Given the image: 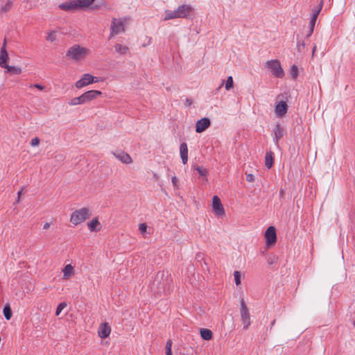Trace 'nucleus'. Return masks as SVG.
<instances>
[{
    "label": "nucleus",
    "mask_w": 355,
    "mask_h": 355,
    "mask_svg": "<svg viewBox=\"0 0 355 355\" xmlns=\"http://www.w3.org/2000/svg\"><path fill=\"white\" fill-rule=\"evenodd\" d=\"M173 280L168 271H159L149 285L151 292L156 296L168 293L172 288Z\"/></svg>",
    "instance_id": "nucleus-1"
},
{
    "label": "nucleus",
    "mask_w": 355,
    "mask_h": 355,
    "mask_svg": "<svg viewBox=\"0 0 355 355\" xmlns=\"http://www.w3.org/2000/svg\"><path fill=\"white\" fill-rule=\"evenodd\" d=\"M89 50L80 46L79 44H74L71 46L66 53V58L72 60L75 62L80 61L87 56Z\"/></svg>",
    "instance_id": "nucleus-2"
},
{
    "label": "nucleus",
    "mask_w": 355,
    "mask_h": 355,
    "mask_svg": "<svg viewBox=\"0 0 355 355\" xmlns=\"http://www.w3.org/2000/svg\"><path fill=\"white\" fill-rule=\"evenodd\" d=\"M91 216L90 211L88 208L83 207L80 209L74 211L70 217V222L74 225H77L86 219L89 218Z\"/></svg>",
    "instance_id": "nucleus-3"
},
{
    "label": "nucleus",
    "mask_w": 355,
    "mask_h": 355,
    "mask_svg": "<svg viewBox=\"0 0 355 355\" xmlns=\"http://www.w3.org/2000/svg\"><path fill=\"white\" fill-rule=\"evenodd\" d=\"M266 67L270 70L272 75L278 78H282L284 76V70L278 60H271L266 63Z\"/></svg>",
    "instance_id": "nucleus-4"
},
{
    "label": "nucleus",
    "mask_w": 355,
    "mask_h": 355,
    "mask_svg": "<svg viewBox=\"0 0 355 355\" xmlns=\"http://www.w3.org/2000/svg\"><path fill=\"white\" fill-rule=\"evenodd\" d=\"M241 318L243 329H247L251 324L250 315L244 299L241 300Z\"/></svg>",
    "instance_id": "nucleus-5"
},
{
    "label": "nucleus",
    "mask_w": 355,
    "mask_h": 355,
    "mask_svg": "<svg viewBox=\"0 0 355 355\" xmlns=\"http://www.w3.org/2000/svg\"><path fill=\"white\" fill-rule=\"evenodd\" d=\"M110 34L109 36V39L112 38L116 35H118L120 33H123L125 31L124 24L121 20H118L116 18H113L110 27Z\"/></svg>",
    "instance_id": "nucleus-6"
},
{
    "label": "nucleus",
    "mask_w": 355,
    "mask_h": 355,
    "mask_svg": "<svg viewBox=\"0 0 355 355\" xmlns=\"http://www.w3.org/2000/svg\"><path fill=\"white\" fill-rule=\"evenodd\" d=\"M98 81V78L92 76L89 73H85L82 78L76 83V87L80 89L85 86H87L92 83H97Z\"/></svg>",
    "instance_id": "nucleus-7"
},
{
    "label": "nucleus",
    "mask_w": 355,
    "mask_h": 355,
    "mask_svg": "<svg viewBox=\"0 0 355 355\" xmlns=\"http://www.w3.org/2000/svg\"><path fill=\"white\" fill-rule=\"evenodd\" d=\"M212 207L214 214L218 216L225 215L223 206L221 203L220 199L217 196H214L212 198Z\"/></svg>",
    "instance_id": "nucleus-8"
},
{
    "label": "nucleus",
    "mask_w": 355,
    "mask_h": 355,
    "mask_svg": "<svg viewBox=\"0 0 355 355\" xmlns=\"http://www.w3.org/2000/svg\"><path fill=\"white\" fill-rule=\"evenodd\" d=\"M265 238L266 240V245L268 246L274 244L277 241V234L275 227L270 226L265 232Z\"/></svg>",
    "instance_id": "nucleus-9"
},
{
    "label": "nucleus",
    "mask_w": 355,
    "mask_h": 355,
    "mask_svg": "<svg viewBox=\"0 0 355 355\" xmlns=\"http://www.w3.org/2000/svg\"><path fill=\"white\" fill-rule=\"evenodd\" d=\"M211 125V121L209 118L205 117L198 120L196 123V131L198 133L202 132L207 129Z\"/></svg>",
    "instance_id": "nucleus-10"
},
{
    "label": "nucleus",
    "mask_w": 355,
    "mask_h": 355,
    "mask_svg": "<svg viewBox=\"0 0 355 355\" xmlns=\"http://www.w3.org/2000/svg\"><path fill=\"white\" fill-rule=\"evenodd\" d=\"M193 8L189 5H182L178 7L176 12L179 18H187L189 16Z\"/></svg>",
    "instance_id": "nucleus-11"
},
{
    "label": "nucleus",
    "mask_w": 355,
    "mask_h": 355,
    "mask_svg": "<svg viewBox=\"0 0 355 355\" xmlns=\"http://www.w3.org/2000/svg\"><path fill=\"white\" fill-rule=\"evenodd\" d=\"M101 92L98 90H89L85 92L82 94L84 104L96 98L98 96L101 95Z\"/></svg>",
    "instance_id": "nucleus-12"
},
{
    "label": "nucleus",
    "mask_w": 355,
    "mask_h": 355,
    "mask_svg": "<svg viewBox=\"0 0 355 355\" xmlns=\"http://www.w3.org/2000/svg\"><path fill=\"white\" fill-rule=\"evenodd\" d=\"M284 128L279 124H277L273 130V141L277 147H279V140L284 137Z\"/></svg>",
    "instance_id": "nucleus-13"
},
{
    "label": "nucleus",
    "mask_w": 355,
    "mask_h": 355,
    "mask_svg": "<svg viewBox=\"0 0 355 355\" xmlns=\"http://www.w3.org/2000/svg\"><path fill=\"white\" fill-rule=\"evenodd\" d=\"M111 332V327L107 322L101 324L98 328V334L100 338L105 339L109 336Z\"/></svg>",
    "instance_id": "nucleus-14"
},
{
    "label": "nucleus",
    "mask_w": 355,
    "mask_h": 355,
    "mask_svg": "<svg viewBox=\"0 0 355 355\" xmlns=\"http://www.w3.org/2000/svg\"><path fill=\"white\" fill-rule=\"evenodd\" d=\"M288 110V105L285 101L279 102L275 106V113L278 117L284 116Z\"/></svg>",
    "instance_id": "nucleus-15"
},
{
    "label": "nucleus",
    "mask_w": 355,
    "mask_h": 355,
    "mask_svg": "<svg viewBox=\"0 0 355 355\" xmlns=\"http://www.w3.org/2000/svg\"><path fill=\"white\" fill-rule=\"evenodd\" d=\"M113 155L124 164H130L132 162L131 157L123 151H118L113 153Z\"/></svg>",
    "instance_id": "nucleus-16"
},
{
    "label": "nucleus",
    "mask_w": 355,
    "mask_h": 355,
    "mask_svg": "<svg viewBox=\"0 0 355 355\" xmlns=\"http://www.w3.org/2000/svg\"><path fill=\"white\" fill-rule=\"evenodd\" d=\"M180 157L184 164L188 161V147L185 142H182L180 146Z\"/></svg>",
    "instance_id": "nucleus-17"
},
{
    "label": "nucleus",
    "mask_w": 355,
    "mask_h": 355,
    "mask_svg": "<svg viewBox=\"0 0 355 355\" xmlns=\"http://www.w3.org/2000/svg\"><path fill=\"white\" fill-rule=\"evenodd\" d=\"M61 10H65V11H71L73 10L77 9V4L76 3L75 0L64 2L63 3H61L58 6Z\"/></svg>",
    "instance_id": "nucleus-18"
},
{
    "label": "nucleus",
    "mask_w": 355,
    "mask_h": 355,
    "mask_svg": "<svg viewBox=\"0 0 355 355\" xmlns=\"http://www.w3.org/2000/svg\"><path fill=\"white\" fill-rule=\"evenodd\" d=\"M9 59L8 53L6 49L1 48L0 51V67L4 68L8 65L7 62Z\"/></svg>",
    "instance_id": "nucleus-19"
},
{
    "label": "nucleus",
    "mask_w": 355,
    "mask_h": 355,
    "mask_svg": "<svg viewBox=\"0 0 355 355\" xmlns=\"http://www.w3.org/2000/svg\"><path fill=\"white\" fill-rule=\"evenodd\" d=\"M87 225L91 232H98L101 229V225L98 218H93L89 223H88Z\"/></svg>",
    "instance_id": "nucleus-20"
},
{
    "label": "nucleus",
    "mask_w": 355,
    "mask_h": 355,
    "mask_svg": "<svg viewBox=\"0 0 355 355\" xmlns=\"http://www.w3.org/2000/svg\"><path fill=\"white\" fill-rule=\"evenodd\" d=\"M114 47L115 51L120 55H126L129 53V48L126 45L117 43Z\"/></svg>",
    "instance_id": "nucleus-21"
},
{
    "label": "nucleus",
    "mask_w": 355,
    "mask_h": 355,
    "mask_svg": "<svg viewBox=\"0 0 355 355\" xmlns=\"http://www.w3.org/2000/svg\"><path fill=\"white\" fill-rule=\"evenodd\" d=\"M63 272V279H67L73 275V268L71 264H67L64 266V268L62 270Z\"/></svg>",
    "instance_id": "nucleus-22"
},
{
    "label": "nucleus",
    "mask_w": 355,
    "mask_h": 355,
    "mask_svg": "<svg viewBox=\"0 0 355 355\" xmlns=\"http://www.w3.org/2000/svg\"><path fill=\"white\" fill-rule=\"evenodd\" d=\"M13 4L14 0H7L6 3L1 6L0 8V13L4 14L9 12L12 9Z\"/></svg>",
    "instance_id": "nucleus-23"
},
{
    "label": "nucleus",
    "mask_w": 355,
    "mask_h": 355,
    "mask_svg": "<svg viewBox=\"0 0 355 355\" xmlns=\"http://www.w3.org/2000/svg\"><path fill=\"white\" fill-rule=\"evenodd\" d=\"M4 69L13 75H20L22 73V69L19 67L10 66L8 64Z\"/></svg>",
    "instance_id": "nucleus-24"
},
{
    "label": "nucleus",
    "mask_w": 355,
    "mask_h": 355,
    "mask_svg": "<svg viewBox=\"0 0 355 355\" xmlns=\"http://www.w3.org/2000/svg\"><path fill=\"white\" fill-rule=\"evenodd\" d=\"M273 164V153L270 151L267 152L265 157V166L269 169L272 166Z\"/></svg>",
    "instance_id": "nucleus-25"
},
{
    "label": "nucleus",
    "mask_w": 355,
    "mask_h": 355,
    "mask_svg": "<svg viewBox=\"0 0 355 355\" xmlns=\"http://www.w3.org/2000/svg\"><path fill=\"white\" fill-rule=\"evenodd\" d=\"M200 333L202 338L205 340H209L212 338V331L208 329H200Z\"/></svg>",
    "instance_id": "nucleus-26"
},
{
    "label": "nucleus",
    "mask_w": 355,
    "mask_h": 355,
    "mask_svg": "<svg viewBox=\"0 0 355 355\" xmlns=\"http://www.w3.org/2000/svg\"><path fill=\"white\" fill-rule=\"evenodd\" d=\"M176 18H179L178 17L176 10H166L165 11V15H164V19L165 21L172 19H176Z\"/></svg>",
    "instance_id": "nucleus-27"
},
{
    "label": "nucleus",
    "mask_w": 355,
    "mask_h": 355,
    "mask_svg": "<svg viewBox=\"0 0 355 355\" xmlns=\"http://www.w3.org/2000/svg\"><path fill=\"white\" fill-rule=\"evenodd\" d=\"M94 0H75L77 8H85L92 4Z\"/></svg>",
    "instance_id": "nucleus-28"
},
{
    "label": "nucleus",
    "mask_w": 355,
    "mask_h": 355,
    "mask_svg": "<svg viewBox=\"0 0 355 355\" xmlns=\"http://www.w3.org/2000/svg\"><path fill=\"white\" fill-rule=\"evenodd\" d=\"M193 169L197 171L199 175L202 177H207L209 174L208 171L200 166H193Z\"/></svg>",
    "instance_id": "nucleus-29"
},
{
    "label": "nucleus",
    "mask_w": 355,
    "mask_h": 355,
    "mask_svg": "<svg viewBox=\"0 0 355 355\" xmlns=\"http://www.w3.org/2000/svg\"><path fill=\"white\" fill-rule=\"evenodd\" d=\"M69 104L70 105H77L84 104V102H83V100L82 98V95L78 97H75V98H72L69 101Z\"/></svg>",
    "instance_id": "nucleus-30"
},
{
    "label": "nucleus",
    "mask_w": 355,
    "mask_h": 355,
    "mask_svg": "<svg viewBox=\"0 0 355 355\" xmlns=\"http://www.w3.org/2000/svg\"><path fill=\"white\" fill-rule=\"evenodd\" d=\"M3 315L6 320H10L12 317V311L9 306H6L3 310Z\"/></svg>",
    "instance_id": "nucleus-31"
},
{
    "label": "nucleus",
    "mask_w": 355,
    "mask_h": 355,
    "mask_svg": "<svg viewBox=\"0 0 355 355\" xmlns=\"http://www.w3.org/2000/svg\"><path fill=\"white\" fill-rule=\"evenodd\" d=\"M234 87V81L233 78L232 76H228L226 82H225V89L229 91Z\"/></svg>",
    "instance_id": "nucleus-32"
},
{
    "label": "nucleus",
    "mask_w": 355,
    "mask_h": 355,
    "mask_svg": "<svg viewBox=\"0 0 355 355\" xmlns=\"http://www.w3.org/2000/svg\"><path fill=\"white\" fill-rule=\"evenodd\" d=\"M323 4H324V0H320L318 6L312 10V13L316 14V15L318 16V15L320 14L321 10L322 8Z\"/></svg>",
    "instance_id": "nucleus-33"
},
{
    "label": "nucleus",
    "mask_w": 355,
    "mask_h": 355,
    "mask_svg": "<svg viewBox=\"0 0 355 355\" xmlns=\"http://www.w3.org/2000/svg\"><path fill=\"white\" fill-rule=\"evenodd\" d=\"M172 341L168 340L166 343V355H173L172 354Z\"/></svg>",
    "instance_id": "nucleus-34"
},
{
    "label": "nucleus",
    "mask_w": 355,
    "mask_h": 355,
    "mask_svg": "<svg viewBox=\"0 0 355 355\" xmlns=\"http://www.w3.org/2000/svg\"><path fill=\"white\" fill-rule=\"evenodd\" d=\"M291 76L293 79L297 78L298 76V68L296 65H293L291 69Z\"/></svg>",
    "instance_id": "nucleus-35"
},
{
    "label": "nucleus",
    "mask_w": 355,
    "mask_h": 355,
    "mask_svg": "<svg viewBox=\"0 0 355 355\" xmlns=\"http://www.w3.org/2000/svg\"><path fill=\"white\" fill-rule=\"evenodd\" d=\"M317 18H318V15H316V14H313V13L311 14L309 26H311L312 31L314 30Z\"/></svg>",
    "instance_id": "nucleus-36"
},
{
    "label": "nucleus",
    "mask_w": 355,
    "mask_h": 355,
    "mask_svg": "<svg viewBox=\"0 0 355 355\" xmlns=\"http://www.w3.org/2000/svg\"><path fill=\"white\" fill-rule=\"evenodd\" d=\"M306 43L304 41H298L297 44V49L300 53H303L305 50Z\"/></svg>",
    "instance_id": "nucleus-37"
},
{
    "label": "nucleus",
    "mask_w": 355,
    "mask_h": 355,
    "mask_svg": "<svg viewBox=\"0 0 355 355\" xmlns=\"http://www.w3.org/2000/svg\"><path fill=\"white\" fill-rule=\"evenodd\" d=\"M66 302H61L58 304L56 309L55 315L58 316L60 315L61 311L67 306Z\"/></svg>",
    "instance_id": "nucleus-38"
},
{
    "label": "nucleus",
    "mask_w": 355,
    "mask_h": 355,
    "mask_svg": "<svg viewBox=\"0 0 355 355\" xmlns=\"http://www.w3.org/2000/svg\"><path fill=\"white\" fill-rule=\"evenodd\" d=\"M234 281L236 286H239L241 284V273L239 271L234 272Z\"/></svg>",
    "instance_id": "nucleus-39"
},
{
    "label": "nucleus",
    "mask_w": 355,
    "mask_h": 355,
    "mask_svg": "<svg viewBox=\"0 0 355 355\" xmlns=\"http://www.w3.org/2000/svg\"><path fill=\"white\" fill-rule=\"evenodd\" d=\"M56 40V34L55 32L52 31L49 33L46 37V40L50 42H54Z\"/></svg>",
    "instance_id": "nucleus-40"
},
{
    "label": "nucleus",
    "mask_w": 355,
    "mask_h": 355,
    "mask_svg": "<svg viewBox=\"0 0 355 355\" xmlns=\"http://www.w3.org/2000/svg\"><path fill=\"white\" fill-rule=\"evenodd\" d=\"M139 230L141 232V233L144 234L146 232L147 230V225L146 223H141L139 225Z\"/></svg>",
    "instance_id": "nucleus-41"
},
{
    "label": "nucleus",
    "mask_w": 355,
    "mask_h": 355,
    "mask_svg": "<svg viewBox=\"0 0 355 355\" xmlns=\"http://www.w3.org/2000/svg\"><path fill=\"white\" fill-rule=\"evenodd\" d=\"M40 144V139L37 137L33 138L31 141V145L32 146H37Z\"/></svg>",
    "instance_id": "nucleus-42"
},
{
    "label": "nucleus",
    "mask_w": 355,
    "mask_h": 355,
    "mask_svg": "<svg viewBox=\"0 0 355 355\" xmlns=\"http://www.w3.org/2000/svg\"><path fill=\"white\" fill-rule=\"evenodd\" d=\"M24 189H25V188H24V187H22V188L21 189V190L18 191V193H17V200H16V201H15V203H19V202L21 196V194L23 193V192H24Z\"/></svg>",
    "instance_id": "nucleus-43"
},
{
    "label": "nucleus",
    "mask_w": 355,
    "mask_h": 355,
    "mask_svg": "<svg viewBox=\"0 0 355 355\" xmlns=\"http://www.w3.org/2000/svg\"><path fill=\"white\" fill-rule=\"evenodd\" d=\"M246 180L249 182H252L254 181V176L252 174H247L246 175Z\"/></svg>",
    "instance_id": "nucleus-44"
},
{
    "label": "nucleus",
    "mask_w": 355,
    "mask_h": 355,
    "mask_svg": "<svg viewBox=\"0 0 355 355\" xmlns=\"http://www.w3.org/2000/svg\"><path fill=\"white\" fill-rule=\"evenodd\" d=\"M30 87H35V88L39 89L40 90H43L44 89V87L40 84L31 85Z\"/></svg>",
    "instance_id": "nucleus-45"
},
{
    "label": "nucleus",
    "mask_w": 355,
    "mask_h": 355,
    "mask_svg": "<svg viewBox=\"0 0 355 355\" xmlns=\"http://www.w3.org/2000/svg\"><path fill=\"white\" fill-rule=\"evenodd\" d=\"M172 184L175 188H178V178L175 176L171 178Z\"/></svg>",
    "instance_id": "nucleus-46"
},
{
    "label": "nucleus",
    "mask_w": 355,
    "mask_h": 355,
    "mask_svg": "<svg viewBox=\"0 0 355 355\" xmlns=\"http://www.w3.org/2000/svg\"><path fill=\"white\" fill-rule=\"evenodd\" d=\"M313 31H312L311 26H309V33L306 34V37L309 38V37H311V35L313 34Z\"/></svg>",
    "instance_id": "nucleus-47"
},
{
    "label": "nucleus",
    "mask_w": 355,
    "mask_h": 355,
    "mask_svg": "<svg viewBox=\"0 0 355 355\" xmlns=\"http://www.w3.org/2000/svg\"><path fill=\"white\" fill-rule=\"evenodd\" d=\"M186 103L188 106H190L193 103V101L191 98H187L186 99Z\"/></svg>",
    "instance_id": "nucleus-48"
},
{
    "label": "nucleus",
    "mask_w": 355,
    "mask_h": 355,
    "mask_svg": "<svg viewBox=\"0 0 355 355\" xmlns=\"http://www.w3.org/2000/svg\"><path fill=\"white\" fill-rule=\"evenodd\" d=\"M50 225H50V223H45L44 224L43 229H44V230H47V229H49V228Z\"/></svg>",
    "instance_id": "nucleus-49"
},
{
    "label": "nucleus",
    "mask_w": 355,
    "mask_h": 355,
    "mask_svg": "<svg viewBox=\"0 0 355 355\" xmlns=\"http://www.w3.org/2000/svg\"><path fill=\"white\" fill-rule=\"evenodd\" d=\"M6 44H7V41H6V39L5 38L4 40H3V42L1 48H4V49H6Z\"/></svg>",
    "instance_id": "nucleus-50"
},
{
    "label": "nucleus",
    "mask_w": 355,
    "mask_h": 355,
    "mask_svg": "<svg viewBox=\"0 0 355 355\" xmlns=\"http://www.w3.org/2000/svg\"><path fill=\"white\" fill-rule=\"evenodd\" d=\"M315 51H316V46H314L313 48L312 57L314 56Z\"/></svg>",
    "instance_id": "nucleus-51"
},
{
    "label": "nucleus",
    "mask_w": 355,
    "mask_h": 355,
    "mask_svg": "<svg viewBox=\"0 0 355 355\" xmlns=\"http://www.w3.org/2000/svg\"><path fill=\"white\" fill-rule=\"evenodd\" d=\"M275 321H276V320H274L271 322V326H273V325L275 324Z\"/></svg>",
    "instance_id": "nucleus-52"
},
{
    "label": "nucleus",
    "mask_w": 355,
    "mask_h": 355,
    "mask_svg": "<svg viewBox=\"0 0 355 355\" xmlns=\"http://www.w3.org/2000/svg\"><path fill=\"white\" fill-rule=\"evenodd\" d=\"M223 83H224V80L223 81V83H221V85L219 86L218 87V89H220L222 87V86L223 85Z\"/></svg>",
    "instance_id": "nucleus-53"
},
{
    "label": "nucleus",
    "mask_w": 355,
    "mask_h": 355,
    "mask_svg": "<svg viewBox=\"0 0 355 355\" xmlns=\"http://www.w3.org/2000/svg\"><path fill=\"white\" fill-rule=\"evenodd\" d=\"M150 41H151V38H148V44L150 43Z\"/></svg>",
    "instance_id": "nucleus-54"
},
{
    "label": "nucleus",
    "mask_w": 355,
    "mask_h": 355,
    "mask_svg": "<svg viewBox=\"0 0 355 355\" xmlns=\"http://www.w3.org/2000/svg\"><path fill=\"white\" fill-rule=\"evenodd\" d=\"M353 324L355 326V320L354 321Z\"/></svg>",
    "instance_id": "nucleus-55"
}]
</instances>
